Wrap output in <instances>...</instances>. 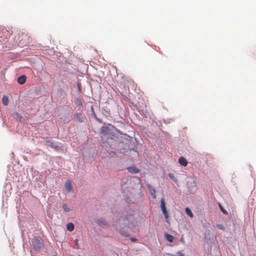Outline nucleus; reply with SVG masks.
<instances>
[{
	"instance_id": "1",
	"label": "nucleus",
	"mask_w": 256,
	"mask_h": 256,
	"mask_svg": "<svg viewBox=\"0 0 256 256\" xmlns=\"http://www.w3.org/2000/svg\"><path fill=\"white\" fill-rule=\"evenodd\" d=\"M136 220L132 214H127L120 216V218L113 224L116 230H118L121 235L126 237L130 236V234L124 228L132 230L136 227Z\"/></svg>"
},
{
	"instance_id": "2",
	"label": "nucleus",
	"mask_w": 256,
	"mask_h": 256,
	"mask_svg": "<svg viewBox=\"0 0 256 256\" xmlns=\"http://www.w3.org/2000/svg\"><path fill=\"white\" fill-rule=\"evenodd\" d=\"M32 244L36 250H39L42 246V240L39 237H35L32 241Z\"/></svg>"
},
{
	"instance_id": "3",
	"label": "nucleus",
	"mask_w": 256,
	"mask_h": 256,
	"mask_svg": "<svg viewBox=\"0 0 256 256\" xmlns=\"http://www.w3.org/2000/svg\"><path fill=\"white\" fill-rule=\"evenodd\" d=\"M160 208L161 210L162 211V214L164 215V218H166V220L168 223H169V220H168V213L166 210V208L165 206V204L164 202V200L163 198H162L160 200Z\"/></svg>"
},
{
	"instance_id": "4",
	"label": "nucleus",
	"mask_w": 256,
	"mask_h": 256,
	"mask_svg": "<svg viewBox=\"0 0 256 256\" xmlns=\"http://www.w3.org/2000/svg\"><path fill=\"white\" fill-rule=\"evenodd\" d=\"M100 133L102 135V136H110L112 134L109 127L106 126L101 128Z\"/></svg>"
},
{
	"instance_id": "5",
	"label": "nucleus",
	"mask_w": 256,
	"mask_h": 256,
	"mask_svg": "<svg viewBox=\"0 0 256 256\" xmlns=\"http://www.w3.org/2000/svg\"><path fill=\"white\" fill-rule=\"evenodd\" d=\"M74 118L78 122H82L86 119V117L80 113L76 112L74 114Z\"/></svg>"
},
{
	"instance_id": "6",
	"label": "nucleus",
	"mask_w": 256,
	"mask_h": 256,
	"mask_svg": "<svg viewBox=\"0 0 256 256\" xmlns=\"http://www.w3.org/2000/svg\"><path fill=\"white\" fill-rule=\"evenodd\" d=\"M46 144L48 146L54 148L56 150H58L60 149V148L58 146L54 144V143L50 140H46Z\"/></svg>"
},
{
	"instance_id": "7",
	"label": "nucleus",
	"mask_w": 256,
	"mask_h": 256,
	"mask_svg": "<svg viewBox=\"0 0 256 256\" xmlns=\"http://www.w3.org/2000/svg\"><path fill=\"white\" fill-rule=\"evenodd\" d=\"M128 172L132 174H137L140 172V170L135 166H131L127 168Z\"/></svg>"
},
{
	"instance_id": "8",
	"label": "nucleus",
	"mask_w": 256,
	"mask_h": 256,
	"mask_svg": "<svg viewBox=\"0 0 256 256\" xmlns=\"http://www.w3.org/2000/svg\"><path fill=\"white\" fill-rule=\"evenodd\" d=\"M96 222L99 226H102V227H104V226H106V224H107L106 220L102 218L98 219L97 220Z\"/></svg>"
},
{
	"instance_id": "9",
	"label": "nucleus",
	"mask_w": 256,
	"mask_h": 256,
	"mask_svg": "<svg viewBox=\"0 0 256 256\" xmlns=\"http://www.w3.org/2000/svg\"><path fill=\"white\" fill-rule=\"evenodd\" d=\"M64 186L68 192H70L72 188L71 181L67 180L65 183Z\"/></svg>"
},
{
	"instance_id": "10",
	"label": "nucleus",
	"mask_w": 256,
	"mask_h": 256,
	"mask_svg": "<svg viewBox=\"0 0 256 256\" xmlns=\"http://www.w3.org/2000/svg\"><path fill=\"white\" fill-rule=\"evenodd\" d=\"M180 164L184 166H186L188 164L187 160L184 157L182 156L178 159Z\"/></svg>"
},
{
	"instance_id": "11",
	"label": "nucleus",
	"mask_w": 256,
	"mask_h": 256,
	"mask_svg": "<svg viewBox=\"0 0 256 256\" xmlns=\"http://www.w3.org/2000/svg\"><path fill=\"white\" fill-rule=\"evenodd\" d=\"M26 81V76L22 75L18 78V82L20 84H22L25 83Z\"/></svg>"
},
{
	"instance_id": "12",
	"label": "nucleus",
	"mask_w": 256,
	"mask_h": 256,
	"mask_svg": "<svg viewBox=\"0 0 256 256\" xmlns=\"http://www.w3.org/2000/svg\"><path fill=\"white\" fill-rule=\"evenodd\" d=\"M148 188L150 192L151 195L154 198H156V196L155 195L156 190L150 184L148 185Z\"/></svg>"
},
{
	"instance_id": "13",
	"label": "nucleus",
	"mask_w": 256,
	"mask_h": 256,
	"mask_svg": "<svg viewBox=\"0 0 256 256\" xmlns=\"http://www.w3.org/2000/svg\"><path fill=\"white\" fill-rule=\"evenodd\" d=\"M164 236H165L166 239L168 242H172L174 241V237L173 236L168 234H165Z\"/></svg>"
},
{
	"instance_id": "14",
	"label": "nucleus",
	"mask_w": 256,
	"mask_h": 256,
	"mask_svg": "<svg viewBox=\"0 0 256 256\" xmlns=\"http://www.w3.org/2000/svg\"><path fill=\"white\" fill-rule=\"evenodd\" d=\"M74 224L72 222H69L66 224V228L70 232H72L74 230Z\"/></svg>"
},
{
	"instance_id": "15",
	"label": "nucleus",
	"mask_w": 256,
	"mask_h": 256,
	"mask_svg": "<svg viewBox=\"0 0 256 256\" xmlns=\"http://www.w3.org/2000/svg\"><path fill=\"white\" fill-rule=\"evenodd\" d=\"M2 102L4 106H7L8 103V97L6 96H4L2 99Z\"/></svg>"
},
{
	"instance_id": "16",
	"label": "nucleus",
	"mask_w": 256,
	"mask_h": 256,
	"mask_svg": "<svg viewBox=\"0 0 256 256\" xmlns=\"http://www.w3.org/2000/svg\"><path fill=\"white\" fill-rule=\"evenodd\" d=\"M185 211H186V214L190 218H192L194 216V215H193V214H192V210L188 208H185Z\"/></svg>"
},
{
	"instance_id": "17",
	"label": "nucleus",
	"mask_w": 256,
	"mask_h": 256,
	"mask_svg": "<svg viewBox=\"0 0 256 256\" xmlns=\"http://www.w3.org/2000/svg\"><path fill=\"white\" fill-rule=\"evenodd\" d=\"M74 102L77 106H82V102L80 98H76Z\"/></svg>"
},
{
	"instance_id": "18",
	"label": "nucleus",
	"mask_w": 256,
	"mask_h": 256,
	"mask_svg": "<svg viewBox=\"0 0 256 256\" xmlns=\"http://www.w3.org/2000/svg\"><path fill=\"white\" fill-rule=\"evenodd\" d=\"M62 208L66 212H68L71 210V209L66 204H64L62 205Z\"/></svg>"
},
{
	"instance_id": "19",
	"label": "nucleus",
	"mask_w": 256,
	"mask_h": 256,
	"mask_svg": "<svg viewBox=\"0 0 256 256\" xmlns=\"http://www.w3.org/2000/svg\"><path fill=\"white\" fill-rule=\"evenodd\" d=\"M218 206H219V208H220V210L222 211V212L224 214H228V212H227L226 210H225L223 208V207L220 204H218Z\"/></svg>"
},
{
	"instance_id": "20",
	"label": "nucleus",
	"mask_w": 256,
	"mask_h": 256,
	"mask_svg": "<svg viewBox=\"0 0 256 256\" xmlns=\"http://www.w3.org/2000/svg\"><path fill=\"white\" fill-rule=\"evenodd\" d=\"M168 176H170V178L172 179L174 182H177V180L176 179L174 178V176L172 174H170V173L168 174Z\"/></svg>"
},
{
	"instance_id": "21",
	"label": "nucleus",
	"mask_w": 256,
	"mask_h": 256,
	"mask_svg": "<svg viewBox=\"0 0 256 256\" xmlns=\"http://www.w3.org/2000/svg\"><path fill=\"white\" fill-rule=\"evenodd\" d=\"M74 244H75V246H76V248L77 249H78L79 248V244H78V240L76 239L74 240Z\"/></svg>"
},
{
	"instance_id": "22",
	"label": "nucleus",
	"mask_w": 256,
	"mask_h": 256,
	"mask_svg": "<svg viewBox=\"0 0 256 256\" xmlns=\"http://www.w3.org/2000/svg\"><path fill=\"white\" fill-rule=\"evenodd\" d=\"M20 44L21 45H25L26 44V42H22V40L20 41Z\"/></svg>"
},
{
	"instance_id": "23",
	"label": "nucleus",
	"mask_w": 256,
	"mask_h": 256,
	"mask_svg": "<svg viewBox=\"0 0 256 256\" xmlns=\"http://www.w3.org/2000/svg\"><path fill=\"white\" fill-rule=\"evenodd\" d=\"M130 240L132 242H136V239L135 238H130Z\"/></svg>"
},
{
	"instance_id": "24",
	"label": "nucleus",
	"mask_w": 256,
	"mask_h": 256,
	"mask_svg": "<svg viewBox=\"0 0 256 256\" xmlns=\"http://www.w3.org/2000/svg\"><path fill=\"white\" fill-rule=\"evenodd\" d=\"M178 254H179L178 256H184L183 254H182L180 252H178Z\"/></svg>"
}]
</instances>
